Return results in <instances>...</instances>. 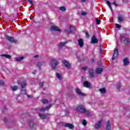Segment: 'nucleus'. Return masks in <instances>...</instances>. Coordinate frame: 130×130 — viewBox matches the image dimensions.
<instances>
[{
  "label": "nucleus",
  "mask_w": 130,
  "mask_h": 130,
  "mask_svg": "<svg viewBox=\"0 0 130 130\" xmlns=\"http://www.w3.org/2000/svg\"><path fill=\"white\" fill-rule=\"evenodd\" d=\"M76 111H78L80 113H85L86 112V108L83 105H79L75 108Z\"/></svg>",
  "instance_id": "nucleus-1"
},
{
  "label": "nucleus",
  "mask_w": 130,
  "mask_h": 130,
  "mask_svg": "<svg viewBox=\"0 0 130 130\" xmlns=\"http://www.w3.org/2000/svg\"><path fill=\"white\" fill-rule=\"evenodd\" d=\"M51 66H52L53 69H55L58 64H59V62L57 61V59H52L51 60Z\"/></svg>",
  "instance_id": "nucleus-2"
},
{
  "label": "nucleus",
  "mask_w": 130,
  "mask_h": 130,
  "mask_svg": "<svg viewBox=\"0 0 130 130\" xmlns=\"http://www.w3.org/2000/svg\"><path fill=\"white\" fill-rule=\"evenodd\" d=\"M120 39L121 42H123L124 44H128L130 43V40L124 36H121Z\"/></svg>",
  "instance_id": "nucleus-3"
},
{
  "label": "nucleus",
  "mask_w": 130,
  "mask_h": 130,
  "mask_svg": "<svg viewBox=\"0 0 130 130\" xmlns=\"http://www.w3.org/2000/svg\"><path fill=\"white\" fill-rule=\"evenodd\" d=\"M6 38L8 41L11 42V43H18V41L14 39V38L12 37H10L9 36H6Z\"/></svg>",
  "instance_id": "nucleus-4"
},
{
  "label": "nucleus",
  "mask_w": 130,
  "mask_h": 130,
  "mask_svg": "<svg viewBox=\"0 0 130 130\" xmlns=\"http://www.w3.org/2000/svg\"><path fill=\"white\" fill-rule=\"evenodd\" d=\"M63 64L67 68L68 70H71V64L69 61H67V60H63L62 61Z\"/></svg>",
  "instance_id": "nucleus-5"
},
{
  "label": "nucleus",
  "mask_w": 130,
  "mask_h": 130,
  "mask_svg": "<svg viewBox=\"0 0 130 130\" xmlns=\"http://www.w3.org/2000/svg\"><path fill=\"white\" fill-rule=\"evenodd\" d=\"M103 120L102 119H101L100 120H99L97 123L95 124V129H99L100 127H101V126L102 125V121Z\"/></svg>",
  "instance_id": "nucleus-6"
},
{
  "label": "nucleus",
  "mask_w": 130,
  "mask_h": 130,
  "mask_svg": "<svg viewBox=\"0 0 130 130\" xmlns=\"http://www.w3.org/2000/svg\"><path fill=\"white\" fill-rule=\"evenodd\" d=\"M50 30H51V31H57V32H61V30L60 29V28L56 25H53L51 26Z\"/></svg>",
  "instance_id": "nucleus-7"
},
{
  "label": "nucleus",
  "mask_w": 130,
  "mask_h": 130,
  "mask_svg": "<svg viewBox=\"0 0 130 130\" xmlns=\"http://www.w3.org/2000/svg\"><path fill=\"white\" fill-rule=\"evenodd\" d=\"M118 56V49H115L112 57L113 60H114V59H116Z\"/></svg>",
  "instance_id": "nucleus-8"
},
{
  "label": "nucleus",
  "mask_w": 130,
  "mask_h": 130,
  "mask_svg": "<svg viewBox=\"0 0 130 130\" xmlns=\"http://www.w3.org/2000/svg\"><path fill=\"white\" fill-rule=\"evenodd\" d=\"M18 85H20V89H25V88H26V86H27V82H26V81H23L21 83H18Z\"/></svg>",
  "instance_id": "nucleus-9"
},
{
  "label": "nucleus",
  "mask_w": 130,
  "mask_h": 130,
  "mask_svg": "<svg viewBox=\"0 0 130 130\" xmlns=\"http://www.w3.org/2000/svg\"><path fill=\"white\" fill-rule=\"evenodd\" d=\"M106 129L111 130V123L109 120L106 122Z\"/></svg>",
  "instance_id": "nucleus-10"
},
{
  "label": "nucleus",
  "mask_w": 130,
  "mask_h": 130,
  "mask_svg": "<svg viewBox=\"0 0 130 130\" xmlns=\"http://www.w3.org/2000/svg\"><path fill=\"white\" fill-rule=\"evenodd\" d=\"M75 91L77 94H78V95H79V96H85L86 95V94L82 92V91H81V90H80V89H79L78 88H75Z\"/></svg>",
  "instance_id": "nucleus-11"
},
{
  "label": "nucleus",
  "mask_w": 130,
  "mask_h": 130,
  "mask_svg": "<svg viewBox=\"0 0 130 130\" xmlns=\"http://www.w3.org/2000/svg\"><path fill=\"white\" fill-rule=\"evenodd\" d=\"M51 107H52V105H50L49 106H47L45 108H43L41 109L40 110H39V111L44 112V111H45L46 110H48V109H50V108H51Z\"/></svg>",
  "instance_id": "nucleus-12"
},
{
  "label": "nucleus",
  "mask_w": 130,
  "mask_h": 130,
  "mask_svg": "<svg viewBox=\"0 0 130 130\" xmlns=\"http://www.w3.org/2000/svg\"><path fill=\"white\" fill-rule=\"evenodd\" d=\"M68 44V42L65 41V42H62L60 43V44L58 45V48L59 49H61L62 47L64 46H66V45Z\"/></svg>",
  "instance_id": "nucleus-13"
},
{
  "label": "nucleus",
  "mask_w": 130,
  "mask_h": 130,
  "mask_svg": "<svg viewBox=\"0 0 130 130\" xmlns=\"http://www.w3.org/2000/svg\"><path fill=\"white\" fill-rule=\"evenodd\" d=\"M89 73V76L90 77V78H94V70L92 69H90L88 71Z\"/></svg>",
  "instance_id": "nucleus-14"
},
{
  "label": "nucleus",
  "mask_w": 130,
  "mask_h": 130,
  "mask_svg": "<svg viewBox=\"0 0 130 130\" xmlns=\"http://www.w3.org/2000/svg\"><path fill=\"white\" fill-rule=\"evenodd\" d=\"M128 64H129V61L128 60V59L127 58H125L123 59L124 67H127V66H128Z\"/></svg>",
  "instance_id": "nucleus-15"
},
{
  "label": "nucleus",
  "mask_w": 130,
  "mask_h": 130,
  "mask_svg": "<svg viewBox=\"0 0 130 130\" xmlns=\"http://www.w3.org/2000/svg\"><path fill=\"white\" fill-rule=\"evenodd\" d=\"M70 30H69L68 29H65L64 32L66 34H70V33L73 32V30H75V28L73 26H70Z\"/></svg>",
  "instance_id": "nucleus-16"
},
{
  "label": "nucleus",
  "mask_w": 130,
  "mask_h": 130,
  "mask_svg": "<svg viewBox=\"0 0 130 130\" xmlns=\"http://www.w3.org/2000/svg\"><path fill=\"white\" fill-rule=\"evenodd\" d=\"M91 43H98V40H97V38H96L94 35H93L91 38Z\"/></svg>",
  "instance_id": "nucleus-17"
},
{
  "label": "nucleus",
  "mask_w": 130,
  "mask_h": 130,
  "mask_svg": "<svg viewBox=\"0 0 130 130\" xmlns=\"http://www.w3.org/2000/svg\"><path fill=\"white\" fill-rule=\"evenodd\" d=\"M78 42L79 46H80V47H83L84 45V41H83V39H79L78 40Z\"/></svg>",
  "instance_id": "nucleus-18"
},
{
  "label": "nucleus",
  "mask_w": 130,
  "mask_h": 130,
  "mask_svg": "<svg viewBox=\"0 0 130 130\" xmlns=\"http://www.w3.org/2000/svg\"><path fill=\"white\" fill-rule=\"evenodd\" d=\"M65 127H69L70 129H74V125L71 123H66L64 125Z\"/></svg>",
  "instance_id": "nucleus-19"
},
{
  "label": "nucleus",
  "mask_w": 130,
  "mask_h": 130,
  "mask_svg": "<svg viewBox=\"0 0 130 130\" xmlns=\"http://www.w3.org/2000/svg\"><path fill=\"white\" fill-rule=\"evenodd\" d=\"M119 23H121L124 21V18L122 15H120L117 17Z\"/></svg>",
  "instance_id": "nucleus-20"
},
{
  "label": "nucleus",
  "mask_w": 130,
  "mask_h": 130,
  "mask_svg": "<svg viewBox=\"0 0 130 130\" xmlns=\"http://www.w3.org/2000/svg\"><path fill=\"white\" fill-rule=\"evenodd\" d=\"M83 85L85 88H90L91 84L88 81H85L83 82Z\"/></svg>",
  "instance_id": "nucleus-21"
},
{
  "label": "nucleus",
  "mask_w": 130,
  "mask_h": 130,
  "mask_svg": "<svg viewBox=\"0 0 130 130\" xmlns=\"http://www.w3.org/2000/svg\"><path fill=\"white\" fill-rule=\"evenodd\" d=\"M44 66V62H39L37 64V67L39 69H41V67Z\"/></svg>",
  "instance_id": "nucleus-22"
},
{
  "label": "nucleus",
  "mask_w": 130,
  "mask_h": 130,
  "mask_svg": "<svg viewBox=\"0 0 130 130\" xmlns=\"http://www.w3.org/2000/svg\"><path fill=\"white\" fill-rule=\"evenodd\" d=\"M1 56H2V57H5V58H8L9 59L11 58V55L6 54H2L1 55Z\"/></svg>",
  "instance_id": "nucleus-23"
},
{
  "label": "nucleus",
  "mask_w": 130,
  "mask_h": 130,
  "mask_svg": "<svg viewBox=\"0 0 130 130\" xmlns=\"http://www.w3.org/2000/svg\"><path fill=\"white\" fill-rule=\"evenodd\" d=\"M99 91L101 94H105L106 93V89L105 88H100Z\"/></svg>",
  "instance_id": "nucleus-24"
},
{
  "label": "nucleus",
  "mask_w": 130,
  "mask_h": 130,
  "mask_svg": "<svg viewBox=\"0 0 130 130\" xmlns=\"http://www.w3.org/2000/svg\"><path fill=\"white\" fill-rule=\"evenodd\" d=\"M11 89L12 90V91H17V90H18V86H11Z\"/></svg>",
  "instance_id": "nucleus-25"
},
{
  "label": "nucleus",
  "mask_w": 130,
  "mask_h": 130,
  "mask_svg": "<svg viewBox=\"0 0 130 130\" xmlns=\"http://www.w3.org/2000/svg\"><path fill=\"white\" fill-rule=\"evenodd\" d=\"M103 72V69L102 68H98L96 70V74H101Z\"/></svg>",
  "instance_id": "nucleus-26"
},
{
  "label": "nucleus",
  "mask_w": 130,
  "mask_h": 130,
  "mask_svg": "<svg viewBox=\"0 0 130 130\" xmlns=\"http://www.w3.org/2000/svg\"><path fill=\"white\" fill-rule=\"evenodd\" d=\"M59 10L60 11H61L62 12H66V10H67V8H66V7L62 6V7H60L58 8Z\"/></svg>",
  "instance_id": "nucleus-27"
},
{
  "label": "nucleus",
  "mask_w": 130,
  "mask_h": 130,
  "mask_svg": "<svg viewBox=\"0 0 130 130\" xmlns=\"http://www.w3.org/2000/svg\"><path fill=\"white\" fill-rule=\"evenodd\" d=\"M23 59H24V57L23 56L15 58V60H16V61H22Z\"/></svg>",
  "instance_id": "nucleus-28"
},
{
  "label": "nucleus",
  "mask_w": 130,
  "mask_h": 130,
  "mask_svg": "<svg viewBox=\"0 0 130 130\" xmlns=\"http://www.w3.org/2000/svg\"><path fill=\"white\" fill-rule=\"evenodd\" d=\"M20 92H21V94H22L23 95H26V89L25 88H23V89H20Z\"/></svg>",
  "instance_id": "nucleus-29"
},
{
  "label": "nucleus",
  "mask_w": 130,
  "mask_h": 130,
  "mask_svg": "<svg viewBox=\"0 0 130 130\" xmlns=\"http://www.w3.org/2000/svg\"><path fill=\"white\" fill-rule=\"evenodd\" d=\"M39 116L42 119H45V118H46V116L45 115H43L42 114H39Z\"/></svg>",
  "instance_id": "nucleus-30"
},
{
  "label": "nucleus",
  "mask_w": 130,
  "mask_h": 130,
  "mask_svg": "<svg viewBox=\"0 0 130 130\" xmlns=\"http://www.w3.org/2000/svg\"><path fill=\"white\" fill-rule=\"evenodd\" d=\"M107 5H108V7L110 8L111 11L112 12V7H111V5L110 4V2L107 1Z\"/></svg>",
  "instance_id": "nucleus-31"
},
{
  "label": "nucleus",
  "mask_w": 130,
  "mask_h": 130,
  "mask_svg": "<svg viewBox=\"0 0 130 130\" xmlns=\"http://www.w3.org/2000/svg\"><path fill=\"white\" fill-rule=\"evenodd\" d=\"M56 76L57 78V79H59V80H61V75L58 73L56 74Z\"/></svg>",
  "instance_id": "nucleus-32"
},
{
  "label": "nucleus",
  "mask_w": 130,
  "mask_h": 130,
  "mask_svg": "<svg viewBox=\"0 0 130 130\" xmlns=\"http://www.w3.org/2000/svg\"><path fill=\"white\" fill-rule=\"evenodd\" d=\"M120 87H121V85L120 84V83H118L116 85V89H120Z\"/></svg>",
  "instance_id": "nucleus-33"
},
{
  "label": "nucleus",
  "mask_w": 130,
  "mask_h": 130,
  "mask_svg": "<svg viewBox=\"0 0 130 130\" xmlns=\"http://www.w3.org/2000/svg\"><path fill=\"white\" fill-rule=\"evenodd\" d=\"M42 102L44 104H46V103H48V101L47 100H45V99H43L42 100Z\"/></svg>",
  "instance_id": "nucleus-34"
},
{
  "label": "nucleus",
  "mask_w": 130,
  "mask_h": 130,
  "mask_svg": "<svg viewBox=\"0 0 130 130\" xmlns=\"http://www.w3.org/2000/svg\"><path fill=\"white\" fill-rule=\"evenodd\" d=\"M84 113H86L87 115H91V112L87 111V110H86V112Z\"/></svg>",
  "instance_id": "nucleus-35"
},
{
  "label": "nucleus",
  "mask_w": 130,
  "mask_h": 130,
  "mask_svg": "<svg viewBox=\"0 0 130 130\" xmlns=\"http://www.w3.org/2000/svg\"><path fill=\"white\" fill-rule=\"evenodd\" d=\"M0 86H5V82L3 80H0Z\"/></svg>",
  "instance_id": "nucleus-36"
},
{
  "label": "nucleus",
  "mask_w": 130,
  "mask_h": 130,
  "mask_svg": "<svg viewBox=\"0 0 130 130\" xmlns=\"http://www.w3.org/2000/svg\"><path fill=\"white\" fill-rule=\"evenodd\" d=\"M97 25H100V20L98 19V18H96L95 19Z\"/></svg>",
  "instance_id": "nucleus-37"
},
{
  "label": "nucleus",
  "mask_w": 130,
  "mask_h": 130,
  "mask_svg": "<svg viewBox=\"0 0 130 130\" xmlns=\"http://www.w3.org/2000/svg\"><path fill=\"white\" fill-rule=\"evenodd\" d=\"M82 124H83V125H86L87 124V122H86V120H82Z\"/></svg>",
  "instance_id": "nucleus-38"
},
{
  "label": "nucleus",
  "mask_w": 130,
  "mask_h": 130,
  "mask_svg": "<svg viewBox=\"0 0 130 130\" xmlns=\"http://www.w3.org/2000/svg\"><path fill=\"white\" fill-rule=\"evenodd\" d=\"M28 3L29 4H30V5H31V6H34V4H33V2H32V0H27Z\"/></svg>",
  "instance_id": "nucleus-39"
},
{
  "label": "nucleus",
  "mask_w": 130,
  "mask_h": 130,
  "mask_svg": "<svg viewBox=\"0 0 130 130\" xmlns=\"http://www.w3.org/2000/svg\"><path fill=\"white\" fill-rule=\"evenodd\" d=\"M81 15H82V16H86V15H87V13H86V12H84V11H82V12H81Z\"/></svg>",
  "instance_id": "nucleus-40"
},
{
  "label": "nucleus",
  "mask_w": 130,
  "mask_h": 130,
  "mask_svg": "<svg viewBox=\"0 0 130 130\" xmlns=\"http://www.w3.org/2000/svg\"><path fill=\"white\" fill-rule=\"evenodd\" d=\"M39 85L41 88H42L43 87V82H40Z\"/></svg>",
  "instance_id": "nucleus-41"
},
{
  "label": "nucleus",
  "mask_w": 130,
  "mask_h": 130,
  "mask_svg": "<svg viewBox=\"0 0 130 130\" xmlns=\"http://www.w3.org/2000/svg\"><path fill=\"white\" fill-rule=\"evenodd\" d=\"M115 26L117 29H118V28H120V25H119L118 24H116Z\"/></svg>",
  "instance_id": "nucleus-42"
},
{
  "label": "nucleus",
  "mask_w": 130,
  "mask_h": 130,
  "mask_svg": "<svg viewBox=\"0 0 130 130\" xmlns=\"http://www.w3.org/2000/svg\"><path fill=\"white\" fill-rule=\"evenodd\" d=\"M113 5L114 6H115V7H117L118 6V5H117V4H116V3L115 2V1H114L113 2Z\"/></svg>",
  "instance_id": "nucleus-43"
},
{
  "label": "nucleus",
  "mask_w": 130,
  "mask_h": 130,
  "mask_svg": "<svg viewBox=\"0 0 130 130\" xmlns=\"http://www.w3.org/2000/svg\"><path fill=\"white\" fill-rule=\"evenodd\" d=\"M87 67H84L82 68V70H84V71H86L87 70Z\"/></svg>",
  "instance_id": "nucleus-44"
},
{
  "label": "nucleus",
  "mask_w": 130,
  "mask_h": 130,
  "mask_svg": "<svg viewBox=\"0 0 130 130\" xmlns=\"http://www.w3.org/2000/svg\"><path fill=\"white\" fill-rule=\"evenodd\" d=\"M27 96L28 98H32V97H33V95H27Z\"/></svg>",
  "instance_id": "nucleus-45"
},
{
  "label": "nucleus",
  "mask_w": 130,
  "mask_h": 130,
  "mask_svg": "<svg viewBox=\"0 0 130 130\" xmlns=\"http://www.w3.org/2000/svg\"><path fill=\"white\" fill-rule=\"evenodd\" d=\"M37 73V71L36 70H34L33 72H32V74H34V75H35Z\"/></svg>",
  "instance_id": "nucleus-46"
},
{
  "label": "nucleus",
  "mask_w": 130,
  "mask_h": 130,
  "mask_svg": "<svg viewBox=\"0 0 130 130\" xmlns=\"http://www.w3.org/2000/svg\"><path fill=\"white\" fill-rule=\"evenodd\" d=\"M35 58H37L38 57V55H36L34 56Z\"/></svg>",
  "instance_id": "nucleus-47"
},
{
  "label": "nucleus",
  "mask_w": 130,
  "mask_h": 130,
  "mask_svg": "<svg viewBox=\"0 0 130 130\" xmlns=\"http://www.w3.org/2000/svg\"><path fill=\"white\" fill-rule=\"evenodd\" d=\"M86 36L87 37H89V34L86 33Z\"/></svg>",
  "instance_id": "nucleus-48"
},
{
  "label": "nucleus",
  "mask_w": 130,
  "mask_h": 130,
  "mask_svg": "<svg viewBox=\"0 0 130 130\" xmlns=\"http://www.w3.org/2000/svg\"><path fill=\"white\" fill-rule=\"evenodd\" d=\"M81 1H82V2L83 3H84V2H86V0H81Z\"/></svg>",
  "instance_id": "nucleus-49"
},
{
  "label": "nucleus",
  "mask_w": 130,
  "mask_h": 130,
  "mask_svg": "<svg viewBox=\"0 0 130 130\" xmlns=\"http://www.w3.org/2000/svg\"><path fill=\"white\" fill-rule=\"evenodd\" d=\"M77 58H79V57L77 56Z\"/></svg>",
  "instance_id": "nucleus-50"
},
{
  "label": "nucleus",
  "mask_w": 130,
  "mask_h": 130,
  "mask_svg": "<svg viewBox=\"0 0 130 130\" xmlns=\"http://www.w3.org/2000/svg\"><path fill=\"white\" fill-rule=\"evenodd\" d=\"M105 1H107V0H105Z\"/></svg>",
  "instance_id": "nucleus-51"
}]
</instances>
